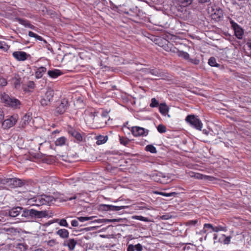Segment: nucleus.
I'll return each mask as SVG.
<instances>
[{"mask_svg": "<svg viewBox=\"0 0 251 251\" xmlns=\"http://www.w3.org/2000/svg\"><path fill=\"white\" fill-rule=\"evenodd\" d=\"M1 96V101L4 103L6 106L14 109L20 108L21 102L18 99L14 97H10L5 93H2Z\"/></svg>", "mask_w": 251, "mask_h": 251, "instance_id": "obj_1", "label": "nucleus"}, {"mask_svg": "<svg viewBox=\"0 0 251 251\" xmlns=\"http://www.w3.org/2000/svg\"><path fill=\"white\" fill-rule=\"evenodd\" d=\"M54 94V91L52 89H48L41 97L40 101L41 105L42 106L50 105L53 100Z\"/></svg>", "mask_w": 251, "mask_h": 251, "instance_id": "obj_2", "label": "nucleus"}, {"mask_svg": "<svg viewBox=\"0 0 251 251\" xmlns=\"http://www.w3.org/2000/svg\"><path fill=\"white\" fill-rule=\"evenodd\" d=\"M185 120L194 128L199 130H201L202 123L197 117L194 115H190L186 117Z\"/></svg>", "mask_w": 251, "mask_h": 251, "instance_id": "obj_3", "label": "nucleus"}, {"mask_svg": "<svg viewBox=\"0 0 251 251\" xmlns=\"http://www.w3.org/2000/svg\"><path fill=\"white\" fill-rule=\"evenodd\" d=\"M18 120L17 114H14L10 117L9 118L5 120L2 123V126L4 129H8L13 126Z\"/></svg>", "mask_w": 251, "mask_h": 251, "instance_id": "obj_4", "label": "nucleus"}, {"mask_svg": "<svg viewBox=\"0 0 251 251\" xmlns=\"http://www.w3.org/2000/svg\"><path fill=\"white\" fill-rule=\"evenodd\" d=\"M69 106L68 100L66 99H63L61 100L59 105L56 107V111L59 114H62L65 112Z\"/></svg>", "mask_w": 251, "mask_h": 251, "instance_id": "obj_5", "label": "nucleus"}, {"mask_svg": "<svg viewBox=\"0 0 251 251\" xmlns=\"http://www.w3.org/2000/svg\"><path fill=\"white\" fill-rule=\"evenodd\" d=\"M230 23L234 30L235 35L237 38L239 39H242L244 33L243 29L233 20H230Z\"/></svg>", "mask_w": 251, "mask_h": 251, "instance_id": "obj_6", "label": "nucleus"}, {"mask_svg": "<svg viewBox=\"0 0 251 251\" xmlns=\"http://www.w3.org/2000/svg\"><path fill=\"white\" fill-rule=\"evenodd\" d=\"M131 132L134 136H143L148 134L149 130L139 126H134L132 127Z\"/></svg>", "mask_w": 251, "mask_h": 251, "instance_id": "obj_7", "label": "nucleus"}, {"mask_svg": "<svg viewBox=\"0 0 251 251\" xmlns=\"http://www.w3.org/2000/svg\"><path fill=\"white\" fill-rule=\"evenodd\" d=\"M128 207V206H114L108 204H101L100 208L101 209L105 211H118L122 209H124Z\"/></svg>", "mask_w": 251, "mask_h": 251, "instance_id": "obj_8", "label": "nucleus"}, {"mask_svg": "<svg viewBox=\"0 0 251 251\" xmlns=\"http://www.w3.org/2000/svg\"><path fill=\"white\" fill-rule=\"evenodd\" d=\"M29 160L33 162L42 161L48 164H52L55 163L56 158H29Z\"/></svg>", "mask_w": 251, "mask_h": 251, "instance_id": "obj_9", "label": "nucleus"}, {"mask_svg": "<svg viewBox=\"0 0 251 251\" xmlns=\"http://www.w3.org/2000/svg\"><path fill=\"white\" fill-rule=\"evenodd\" d=\"M76 244V240L71 238L66 240L63 243L64 246L68 247L69 250L71 251H73L75 250Z\"/></svg>", "mask_w": 251, "mask_h": 251, "instance_id": "obj_10", "label": "nucleus"}, {"mask_svg": "<svg viewBox=\"0 0 251 251\" xmlns=\"http://www.w3.org/2000/svg\"><path fill=\"white\" fill-rule=\"evenodd\" d=\"M231 2L237 8L241 9L247 5L246 0H231Z\"/></svg>", "mask_w": 251, "mask_h": 251, "instance_id": "obj_11", "label": "nucleus"}, {"mask_svg": "<svg viewBox=\"0 0 251 251\" xmlns=\"http://www.w3.org/2000/svg\"><path fill=\"white\" fill-rule=\"evenodd\" d=\"M68 133L71 136L74 137L79 142L81 141L83 139L81 134L72 128L68 129Z\"/></svg>", "mask_w": 251, "mask_h": 251, "instance_id": "obj_12", "label": "nucleus"}, {"mask_svg": "<svg viewBox=\"0 0 251 251\" xmlns=\"http://www.w3.org/2000/svg\"><path fill=\"white\" fill-rule=\"evenodd\" d=\"M13 56L18 60L24 61L27 59V54L24 51H15L13 53Z\"/></svg>", "mask_w": 251, "mask_h": 251, "instance_id": "obj_13", "label": "nucleus"}, {"mask_svg": "<svg viewBox=\"0 0 251 251\" xmlns=\"http://www.w3.org/2000/svg\"><path fill=\"white\" fill-rule=\"evenodd\" d=\"M194 175V178L198 179H203L209 181H212L215 179V178L213 176L204 175L199 173H196V174Z\"/></svg>", "mask_w": 251, "mask_h": 251, "instance_id": "obj_14", "label": "nucleus"}, {"mask_svg": "<svg viewBox=\"0 0 251 251\" xmlns=\"http://www.w3.org/2000/svg\"><path fill=\"white\" fill-rule=\"evenodd\" d=\"M29 214L31 216H35L37 218L45 217L46 216V212L37 211L32 209L30 210Z\"/></svg>", "mask_w": 251, "mask_h": 251, "instance_id": "obj_15", "label": "nucleus"}, {"mask_svg": "<svg viewBox=\"0 0 251 251\" xmlns=\"http://www.w3.org/2000/svg\"><path fill=\"white\" fill-rule=\"evenodd\" d=\"M16 20L20 24L24 25L25 27H28L32 29L35 28V26L33 25H32L31 24H30L29 22L27 20H25L23 19H21V18H16Z\"/></svg>", "mask_w": 251, "mask_h": 251, "instance_id": "obj_16", "label": "nucleus"}, {"mask_svg": "<svg viewBox=\"0 0 251 251\" xmlns=\"http://www.w3.org/2000/svg\"><path fill=\"white\" fill-rule=\"evenodd\" d=\"M142 251L143 246L142 245L138 243L135 245L130 244L128 246L127 251Z\"/></svg>", "mask_w": 251, "mask_h": 251, "instance_id": "obj_17", "label": "nucleus"}, {"mask_svg": "<svg viewBox=\"0 0 251 251\" xmlns=\"http://www.w3.org/2000/svg\"><path fill=\"white\" fill-rule=\"evenodd\" d=\"M34 199V201L35 202V205H47L46 202L45 201V198L43 197V195L38 196Z\"/></svg>", "mask_w": 251, "mask_h": 251, "instance_id": "obj_18", "label": "nucleus"}, {"mask_svg": "<svg viewBox=\"0 0 251 251\" xmlns=\"http://www.w3.org/2000/svg\"><path fill=\"white\" fill-rule=\"evenodd\" d=\"M56 234L62 238H67L69 236L68 231L64 228L60 229L56 231Z\"/></svg>", "mask_w": 251, "mask_h": 251, "instance_id": "obj_19", "label": "nucleus"}, {"mask_svg": "<svg viewBox=\"0 0 251 251\" xmlns=\"http://www.w3.org/2000/svg\"><path fill=\"white\" fill-rule=\"evenodd\" d=\"M21 210V208L20 207L12 208L9 211V215L10 217H16L20 214Z\"/></svg>", "mask_w": 251, "mask_h": 251, "instance_id": "obj_20", "label": "nucleus"}, {"mask_svg": "<svg viewBox=\"0 0 251 251\" xmlns=\"http://www.w3.org/2000/svg\"><path fill=\"white\" fill-rule=\"evenodd\" d=\"M46 70L47 69L45 67H41L39 68L35 72L36 77L38 78H41Z\"/></svg>", "mask_w": 251, "mask_h": 251, "instance_id": "obj_21", "label": "nucleus"}, {"mask_svg": "<svg viewBox=\"0 0 251 251\" xmlns=\"http://www.w3.org/2000/svg\"><path fill=\"white\" fill-rule=\"evenodd\" d=\"M48 74L50 77L52 78H56L62 74L61 72L58 70L49 71Z\"/></svg>", "mask_w": 251, "mask_h": 251, "instance_id": "obj_22", "label": "nucleus"}, {"mask_svg": "<svg viewBox=\"0 0 251 251\" xmlns=\"http://www.w3.org/2000/svg\"><path fill=\"white\" fill-rule=\"evenodd\" d=\"M67 139L63 136L56 139L55 142V145L58 146H62L66 144Z\"/></svg>", "mask_w": 251, "mask_h": 251, "instance_id": "obj_23", "label": "nucleus"}, {"mask_svg": "<svg viewBox=\"0 0 251 251\" xmlns=\"http://www.w3.org/2000/svg\"><path fill=\"white\" fill-rule=\"evenodd\" d=\"M96 144L97 145H101L105 143L107 140V137L106 136L100 135L97 137Z\"/></svg>", "mask_w": 251, "mask_h": 251, "instance_id": "obj_24", "label": "nucleus"}, {"mask_svg": "<svg viewBox=\"0 0 251 251\" xmlns=\"http://www.w3.org/2000/svg\"><path fill=\"white\" fill-rule=\"evenodd\" d=\"M169 108L165 103H161L159 105V111L163 114L165 115L168 111Z\"/></svg>", "mask_w": 251, "mask_h": 251, "instance_id": "obj_25", "label": "nucleus"}, {"mask_svg": "<svg viewBox=\"0 0 251 251\" xmlns=\"http://www.w3.org/2000/svg\"><path fill=\"white\" fill-rule=\"evenodd\" d=\"M28 36L31 37H34L38 40L43 41L45 43H47L46 41L45 40H44L41 36L38 35V34H37L36 33H34V32H33L31 31L28 32Z\"/></svg>", "mask_w": 251, "mask_h": 251, "instance_id": "obj_26", "label": "nucleus"}, {"mask_svg": "<svg viewBox=\"0 0 251 251\" xmlns=\"http://www.w3.org/2000/svg\"><path fill=\"white\" fill-rule=\"evenodd\" d=\"M26 250V246L23 244L19 243L15 247L14 251H25Z\"/></svg>", "mask_w": 251, "mask_h": 251, "instance_id": "obj_27", "label": "nucleus"}, {"mask_svg": "<svg viewBox=\"0 0 251 251\" xmlns=\"http://www.w3.org/2000/svg\"><path fill=\"white\" fill-rule=\"evenodd\" d=\"M148 73L155 76H160L161 75V72L157 69L150 70Z\"/></svg>", "mask_w": 251, "mask_h": 251, "instance_id": "obj_28", "label": "nucleus"}, {"mask_svg": "<svg viewBox=\"0 0 251 251\" xmlns=\"http://www.w3.org/2000/svg\"><path fill=\"white\" fill-rule=\"evenodd\" d=\"M11 181L12 182L13 184L16 187H21L24 184L22 180L16 178H14L11 179Z\"/></svg>", "mask_w": 251, "mask_h": 251, "instance_id": "obj_29", "label": "nucleus"}, {"mask_svg": "<svg viewBox=\"0 0 251 251\" xmlns=\"http://www.w3.org/2000/svg\"><path fill=\"white\" fill-rule=\"evenodd\" d=\"M227 230L226 227L225 226H213V231L219 232L220 231H226Z\"/></svg>", "mask_w": 251, "mask_h": 251, "instance_id": "obj_30", "label": "nucleus"}, {"mask_svg": "<svg viewBox=\"0 0 251 251\" xmlns=\"http://www.w3.org/2000/svg\"><path fill=\"white\" fill-rule=\"evenodd\" d=\"M177 52L179 56L182 57L186 60L189 59V54L187 52L179 50H177Z\"/></svg>", "mask_w": 251, "mask_h": 251, "instance_id": "obj_31", "label": "nucleus"}, {"mask_svg": "<svg viewBox=\"0 0 251 251\" xmlns=\"http://www.w3.org/2000/svg\"><path fill=\"white\" fill-rule=\"evenodd\" d=\"M208 64L212 67H218L219 66V64L216 62V59L213 57H211L209 59Z\"/></svg>", "mask_w": 251, "mask_h": 251, "instance_id": "obj_32", "label": "nucleus"}, {"mask_svg": "<svg viewBox=\"0 0 251 251\" xmlns=\"http://www.w3.org/2000/svg\"><path fill=\"white\" fill-rule=\"evenodd\" d=\"M198 222H200L197 219L189 220L186 222L185 225L189 226H195Z\"/></svg>", "mask_w": 251, "mask_h": 251, "instance_id": "obj_33", "label": "nucleus"}, {"mask_svg": "<svg viewBox=\"0 0 251 251\" xmlns=\"http://www.w3.org/2000/svg\"><path fill=\"white\" fill-rule=\"evenodd\" d=\"M132 218L133 219L138 220L141 221H144V222H149V219L148 218L143 217L142 216H137V215L133 216Z\"/></svg>", "mask_w": 251, "mask_h": 251, "instance_id": "obj_34", "label": "nucleus"}, {"mask_svg": "<svg viewBox=\"0 0 251 251\" xmlns=\"http://www.w3.org/2000/svg\"><path fill=\"white\" fill-rule=\"evenodd\" d=\"M146 150L148 151H150L151 153H155L156 152V148L151 145H149L146 146Z\"/></svg>", "mask_w": 251, "mask_h": 251, "instance_id": "obj_35", "label": "nucleus"}, {"mask_svg": "<svg viewBox=\"0 0 251 251\" xmlns=\"http://www.w3.org/2000/svg\"><path fill=\"white\" fill-rule=\"evenodd\" d=\"M92 218L93 217H78L77 219L81 222H84L92 220Z\"/></svg>", "mask_w": 251, "mask_h": 251, "instance_id": "obj_36", "label": "nucleus"}, {"mask_svg": "<svg viewBox=\"0 0 251 251\" xmlns=\"http://www.w3.org/2000/svg\"><path fill=\"white\" fill-rule=\"evenodd\" d=\"M59 224L61 226H63L69 228H71V227H69L67 221L64 219H62L60 220L59 222Z\"/></svg>", "mask_w": 251, "mask_h": 251, "instance_id": "obj_37", "label": "nucleus"}, {"mask_svg": "<svg viewBox=\"0 0 251 251\" xmlns=\"http://www.w3.org/2000/svg\"><path fill=\"white\" fill-rule=\"evenodd\" d=\"M0 49L6 51L8 50L9 47L4 42L0 41Z\"/></svg>", "mask_w": 251, "mask_h": 251, "instance_id": "obj_38", "label": "nucleus"}, {"mask_svg": "<svg viewBox=\"0 0 251 251\" xmlns=\"http://www.w3.org/2000/svg\"><path fill=\"white\" fill-rule=\"evenodd\" d=\"M157 130L160 133H164L166 131V127L163 125H159L157 127Z\"/></svg>", "mask_w": 251, "mask_h": 251, "instance_id": "obj_39", "label": "nucleus"}, {"mask_svg": "<svg viewBox=\"0 0 251 251\" xmlns=\"http://www.w3.org/2000/svg\"><path fill=\"white\" fill-rule=\"evenodd\" d=\"M43 197L45 198V201L46 202L47 204H50V203L52 201V197L43 195Z\"/></svg>", "mask_w": 251, "mask_h": 251, "instance_id": "obj_40", "label": "nucleus"}, {"mask_svg": "<svg viewBox=\"0 0 251 251\" xmlns=\"http://www.w3.org/2000/svg\"><path fill=\"white\" fill-rule=\"evenodd\" d=\"M159 105V102L155 98L151 99V102L150 104V106L151 107H157Z\"/></svg>", "mask_w": 251, "mask_h": 251, "instance_id": "obj_41", "label": "nucleus"}, {"mask_svg": "<svg viewBox=\"0 0 251 251\" xmlns=\"http://www.w3.org/2000/svg\"><path fill=\"white\" fill-rule=\"evenodd\" d=\"M120 141L121 144L125 146L128 144L129 142V140H128L127 138L121 137H120Z\"/></svg>", "mask_w": 251, "mask_h": 251, "instance_id": "obj_42", "label": "nucleus"}, {"mask_svg": "<svg viewBox=\"0 0 251 251\" xmlns=\"http://www.w3.org/2000/svg\"><path fill=\"white\" fill-rule=\"evenodd\" d=\"M69 59H71L72 60V61H74V60H75L76 59V57L74 55L70 54V55H65L63 58V59L66 60H68Z\"/></svg>", "mask_w": 251, "mask_h": 251, "instance_id": "obj_43", "label": "nucleus"}, {"mask_svg": "<svg viewBox=\"0 0 251 251\" xmlns=\"http://www.w3.org/2000/svg\"><path fill=\"white\" fill-rule=\"evenodd\" d=\"M57 242L55 239H51L48 241L47 245L50 247H53L55 245Z\"/></svg>", "mask_w": 251, "mask_h": 251, "instance_id": "obj_44", "label": "nucleus"}, {"mask_svg": "<svg viewBox=\"0 0 251 251\" xmlns=\"http://www.w3.org/2000/svg\"><path fill=\"white\" fill-rule=\"evenodd\" d=\"M169 44L170 46H168V48L165 49L166 50L175 52L176 50H177L176 48L172 47L173 45L172 44L169 43Z\"/></svg>", "mask_w": 251, "mask_h": 251, "instance_id": "obj_45", "label": "nucleus"}, {"mask_svg": "<svg viewBox=\"0 0 251 251\" xmlns=\"http://www.w3.org/2000/svg\"><path fill=\"white\" fill-rule=\"evenodd\" d=\"M13 83H14L15 87L17 88L18 85L20 84V80L17 77H14L12 79Z\"/></svg>", "mask_w": 251, "mask_h": 251, "instance_id": "obj_46", "label": "nucleus"}, {"mask_svg": "<svg viewBox=\"0 0 251 251\" xmlns=\"http://www.w3.org/2000/svg\"><path fill=\"white\" fill-rule=\"evenodd\" d=\"M188 60H189V61L190 62H191L192 63H193L195 65H198L200 63V60L197 58H193V59L189 58V59H188Z\"/></svg>", "mask_w": 251, "mask_h": 251, "instance_id": "obj_47", "label": "nucleus"}, {"mask_svg": "<svg viewBox=\"0 0 251 251\" xmlns=\"http://www.w3.org/2000/svg\"><path fill=\"white\" fill-rule=\"evenodd\" d=\"M226 238L223 241L224 244H229L230 242L231 237L230 236L226 237L225 235H223Z\"/></svg>", "mask_w": 251, "mask_h": 251, "instance_id": "obj_48", "label": "nucleus"}, {"mask_svg": "<svg viewBox=\"0 0 251 251\" xmlns=\"http://www.w3.org/2000/svg\"><path fill=\"white\" fill-rule=\"evenodd\" d=\"M158 194H159L160 195H161L162 196H165V197H171V196H173L175 194V193H167L165 192H160Z\"/></svg>", "mask_w": 251, "mask_h": 251, "instance_id": "obj_49", "label": "nucleus"}, {"mask_svg": "<svg viewBox=\"0 0 251 251\" xmlns=\"http://www.w3.org/2000/svg\"><path fill=\"white\" fill-rule=\"evenodd\" d=\"M71 225L73 226H79V223L78 220H73L71 222Z\"/></svg>", "mask_w": 251, "mask_h": 251, "instance_id": "obj_50", "label": "nucleus"}, {"mask_svg": "<svg viewBox=\"0 0 251 251\" xmlns=\"http://www.w3.org/2000/svg\"><path fill=\"white\" fill-rule=\"evenodd\" d=\"M6 80L3 78H1L0 77V86H3L6 85Z\"/></svg>", "mask_w": 251, "mask_h": 251, "instance_id": "obj_51", "label": "nucleus"}, {"mask_svg": "<svg viewBox=\"0 0 251 251\" xmlns=\"http://www.w3.org/2000/svg\"><path fill=\"white\" fill-rule=\"evenodd\" d=\"M181 2L185 4L186 5L190 4L193 0H180Z\"/></svg>", "mask_w": 251, "mask_h": 251, "instance_id": "obj_52", "label": "nucleus"}, {"mask_svg": "<svg viewBox=\"0 0 251 251\" xmlns=\"http://www.w3.org/2000/svg\"><path fill=\"white\" fill-rule=\"evenodd\" d=\"M27 85L28 88L32 89L34 87L35 84L33 81H30L28 82Z\"/></svg>", "mask_w": 251, "mask_h": 251, "instance_id": "obj_53", "label": "nucleus"}, {"mask_svg": "<svg viewBox=\"0 0 251 251\" xmlns=\"http://www.w3.org/2000/svg\"><path fill=\"white\" fill-rule=\"evenodd\" d=\"M213 226L210 224H205L204 225V228H210L213 230Z\"/></svg>", "mask_w": 251, "mask_h": 251, "instance_id": "obj_54", "label": "nucleus"}, {"mask_svg": "<svg viewBox=\"0 0 251 251\" xmlns=\"http://www.w3.org/2000/svg\"><path fill=\"white\" fill-rule=\"evenodd\" d=\"M29 117L27 116L26 115H25L24 116L23 118L22 119V120L24 123L25 125L26 124V122L28 123V121L29 120Z\"/></svg>", "mask_w": 251, "mask_h": 251, "instance_id": "obj_55", "label": "nucleus"}, {"mask_svg": "<svg viewBox=\"0 0 251 251\" xmlns=\"http://www.w3.org/2000/svg\"><path fill=\"white\" fill-rule=\"evenodd\" d=\"M3 119H4V114H3L2 110L0 108V123L2 121Z\"/></svg>", "mask_w": 251, "mask_h": 251, "instance_id": "obj_56", "label": "nucleus"}, {"mask_svg": "<svg viewBox=\"0 0 251 251\" xmlns=\"http://www.w3.org/2000/svg\"><path fill=\"white\" fill-rule=\"evenodd\" d=\"M189 176L191 177H194L195 176V174H196V172H192V171H190L188 173Z\"/></svg>", "mask_w": 251, "mask_h": 251, "instance_id": "obj_57", "label": "nucleus"}, {"mask_svg": "<svg viewBox=\"0 0 251 251\" xmlns=\"http://www.w3.org/2000/svg\"><path fill=\"white\" fill-rule=\"evenodd\" d=\"M155 181H157V182H159L161 183H167L168 181H165L164 180H162L160 178H159L158 179H156Z\"/></svg>", "mask_w": 251, "mask_h": 251, "instance_id": "obj_58", "label": "nucleus"}, {"mask_svg": "<svg viewBox=\"0 0 251 251\" xmlns=\"http://www.w3.org/2000/svg\"><path fill=\"white\" fill-rule=\"evenodd\" d=\"M61 159L63 161L65 162H72L74 161L73 160H69V158H65V159H64V158H61Z\"/></svg>", "mask_w": 251, "mask_h": 251, "instance_id": "obj_59", "label": "nucleus"}, {"mask_svg": "<svg viewBox=\"0 0 251 251\" xmlns=\"http://www.w3.org/2000/svg\"><path fill=\"white\" fill-rule=\"evenodd\" d=\"M210 0H198L199 3H204L206 2H209Z\"/></svg>", "mask_w": 251, "mask_h": 251, "instance_id": "obj_60", "label": "nucleus"}, {"mask_svg": "<svg viewBox=\"0 0 251 251\" xmlns=\"http://www.w3.org/2000/svg\"><path fill=\"white\" fill-rule=\"evenodd\" d=\"M247 45L249 48V50H250V53H251V43H247Z\"/></svg>", "mask_w": 251, "mask_h": 251, "instance_id": "obj_61", "label": "nucleus"}, {"mask_svg": "<svg viewBox=\"0 0 251 251\" xmlns=\"http://www.w3.org/2000/svg\"><path fill=\"white\" fill-rule=\"evenodd\" d=\"M107 112H103V113H102V116L103 117H106V116H107Z\"/></svg>", "mask_w": 251, "mask_h": 251, "instance_id": "obj_62", "label": "nucleus"}, {"mask_svg": "<svg viewBox=\"0 0 251 251\" xmlns=\"http://www.w3.org/2000/svg\"><path fill=\"white\" fill-rule=\"evenodd\" d=\"M162 219H164V220H166V219H168V217H167L166 215H163L162 216Z\"/></svg>", "mask_w": 251, "mask_h": 251, "instance_id": "obj_63", "label": "nucleus"}, {"mask_svg": "<svg viewBox=\"0 0 251 251\" xmlns=\"http://www.w3.org/2000/svg\"><path fill=\"white\" fill-rule=\"evenodd\" d=\"M76 198V196H74V197L69 198V200L71 201L73 199H75Z\"/></svg>", "mask_w": 251, "mask_h": 251, "instance_id": "obj_64", "label": "nucleus"}]
</instances>
